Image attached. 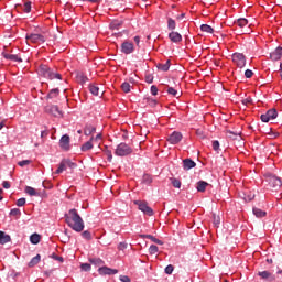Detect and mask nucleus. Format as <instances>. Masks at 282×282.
I'll return each mask as SVG.
<instances>
[{
	"label": "nucleus",
	"instance_id": "nucleus-1",
	"mask_svg": "<svg viewBox=\"0 0 282 282\" xmlns=\"http://www.w3.org/2000/svg\"><path fill=\"white\" fill-rule=\"evenodd\" d=\"M64 217L67 226H69L72 230H75V232H83V230H85V221L83 217H80V214H78V210L69 209Z\"/></svg>",
	"mask_w": 282,
	"mask_h": 282
},
{
	"label": "nucleus",
	"instance_id": "nucleus-30",
	"mask_svg": "<svg viewBox=\"0 0 282 282\" xmlns=\"http://www.w3.org/2000/svg\"><path fill=\"white\" fill-rule=\"evenodd\" d=\"M58 94H61V90H58V88H54L48 93L47 98L52 100L54 98H57Z\"/></svg>",
	"mask_w": 282,
	"mask_h": 282
},
{
	"label": "nucleus",
	"instance_id": "nucleus-57",
	"mask_svg": "<svg viewBox=\"0 0 282 282\" xmlns=\"http://www.w3.org/2000/svg\"><path fill=\"white\" fill-rule=\"evenodd\" d=\"M127 243L126 242H120L119 245H118V250H127Z\"/></svg>",
	"mask_w": 282,
	"mask_h": 282
},
{
	"label": "nucleus",
	"instance_id": "nucleus-37",
	"mask_svg": "<svg viewBox=\"0 0 282 282\" xmlns=\"http://www.w3.org/2000/svg\"><path fill=\"white\" fill-rule=\"evenodd\" d=\"M89 91L93 94V96H98V91H100V88L96 85H89Z\"/></svg>",
	"mask_w": 282,
	"mask_h": 282
},
{
	"label": "nucleus",
	"instance_id": "nucleus-26",
	"mask_svg": "<svg viewBox=\"0 0 282 282\" xmlns=\"http://www.w3.org/2000/svg\"><path fill=\"white\" fill-rule=\"evenodd\" d=\"M41 262V254H36L34 258L31 259L29 262V268H34V265H39Z\"/></svg>",
	"mask_w": 282,
	"mask_h": 282
},
{
	"label": "nucleus",
	"instance_id": "nucleus-56",
	"mask_svg": "<svg viewBox=\"0 0 282 282\" xmlns=\"http://www.w3.org/2000/svg\"><path fill=\"white\" fill-rule=\"evenodd\" d=\"M151 94L152 96H158V86L155 85L151 86Z\"/></svg>",
	"mask_w": 282,
	"mask_h": 282
},
{
	"label": "nucleus",
	"instance_id": "nucleus-38",
	"mask_svg": "<svg viewBox=\"0 0 282 282\" xmlns=\"http://www.w3.org/2000/svg\"><path fill=\"white\" fill-rule=\"evenodd\" d=\"M10 215H11V217H17V219H19V217H21V209L13 208V209H11Z\"/></svg>",
	"mask_w": 282,
	"mask_h": 282
},
{
	"label": "nucleus",
	"instance_id": "nucleus-64",
	"mask_svg": "<svg viewBox=\"0 0 282 282\" xmlns=\"http://www.w3.org/2000/svg\"><path fill=\"white\" fill-rule=\"evenodd\" d=\"M2 186L3 188H7V189L10 188V182L3 181Z\"/></svg>",
	"mask_w": 282,
	"mask_h": 282
},
{
	"label": "nucleus",
	"instance_id": "nucleus-3",
	"mask_svg": "<svg viewBox=\"0 0 282 282\" xmlns=\"http://www.w3.org/2000/svg\"><path fill=\"white\" fill-rule=\"evenodd\" d=\"M28 43H34L36 45H41V43H45V36L39 33H30L25 36Z\"/></svg>",
	"mask_w": 282,
	"mask_h": 282
},
{
	"label": "nucleus",
	"instance_id": "nucleus-7",
	"mask_svg": "<svg viewBox=\"0 0 282 282\" xmlns=\"http://www.w3.org/2000/svg\"><path fill=\"white\" fill-rule=\"evenodd\" d=\"M135 204L139 207V210H141V213L148 215V217H153V208L149 207V205L145 202L137 200Z\"/></svg>",
	"mask_w": 282,
	"mask_h": 282
},
{
	"label": "nucleus",
	"instance_id": "nucleus-41",
	"mask_svg": "<svg viewBox=\"0 0 282 282\" xmlns=\"http://www.w3.org/2000/svg\"><path fill=\"white\" fill-rule=\"evenodd\" d=\"M23 12H25L26 14L32 12V2L29 1L24 3Z\"/></svg>",
	"mask_w": 282,
	"mask_h": 282
},
{
	"label": "nucleus",
	"instance_id": "nucleus-48",
	"mask_svg": "<svg viewBox=\"0 0 282 282\" xmlns=\"http://www.w3.org/2000/svg\"><path fill=\"white\" fill-rule=\"evenodd\" d=\"M143 182L144 184H151V182H153V178L151 177V175L145 174L143 175Z\"/></svg>",
	"mask_w": 282,
	"mask_h": 282
},
{
	"label": "nucleus",
	"instance_id": "nucleus-45",
	"mask_svg": "<svg viewBox=\"0 0 282 282\" xmlns=\"http://www.w3.org/2000/svg\"><path fill=\"white\" fill-rule=\"evenodd\" d=\"M90 263H93L94 265H102V263H105L100 258H94L90 259Z\"/></svg>",
	"mask_w": 282,
	"mask_h": 282
},
{
	"label": "nucleus",
	"instance_id": "nucleus-58",
	"mask_svg": "<svg viewBox=\"0 0 282 282\" xmlns=\"http://www.w3.org/2000/svg\"><path fill=\"white\" fill-rule=\"evenodd\" d=\"M213 149L214 151H219V141H213Z\"/></svg>",
	"mask_w": 282,
	"mask_h": 282
},
{
	"label": "nucleus",
	"instance_id": "nucleus-6",
	"mask_svg": "<svg viewBox=\"0 0 282 282\" xmlns=\"http://www.w3.org/2000/svg\"><path fill=\"white\" fill-rule=\"evenodd\" d=\"M45 112L54 116V118H63V111L56 105L46 106Z\"/></svg>",
	"mask_w": 282,
	"mask_h": 282
},
{
	"label": "nucleus",
	"instance_id": "nucleus-55",
	"mask_svg": "<svg viewBox=\"0 0 282 282\" xmlns=\"http://www.w3.org/2000/svg\"><path fill=\"white\" fill-rule=\"evenodd\" d=\"M120 25V22L115 21L110 24L111 30H118V26Z\"/></svg>",
	"mask_w": 282,
	"mask_h": 282
},
{
	"label": "nucleus",
	"instance_id": "nucleus-36",
	"mask_svg": "<svg viewBox=\"0 0 282 282\" xmlns=\"http://www.w3.org/2000/svg\"><path fill=\"white\" fill-rule=\"evenodd\" d=\"M237 25H239V28H246V25H248V19L246 18H240L237 20Z\"/></svg>",
	"mask_w": 282,
	"mask_h": 282
},
{
	"label": "nucleus",
	"instance_id": "nucleus-29",
	"mask_svg": "<svg viewBox=\"0 0 282 282\" xmlns=\"http://www.w3.org/2000/svg\"><path fill=\"white\" fill-rule=\"evenodd\" d=\"M200 30H202V32H206V34H213V32H215L213 26H210L208 24H202Z\"/></svg>",
	"mask_w": 282,
	"mask_h": 282
},
{
	"label": "nucleus",
	"instance_id": "nucleus-44",
	"mask_svg": "<svg viewBox=\"0 0 282 282\" xmlns=\"http://www.w3.org/2000/svg\"><path fill=\"white\" fill-rule=\"evenodd\" d=\"M105 154L107 155L108 158V162H111V160H113V155L111 154V150H109L108 147L105 148L104 150Z\"/></svg>",
	"mask_w": 282,
	"mask_h": 282
},
{
	"label": "nucleus",
	"instance_id": "nucleus-4",
	"mask_svg": "<svg viewBox=\"0 0 282 282\" xmlns=\"http://www.w3.org/2000/svg\"><path fill=\"white\" fill-rule=\"evenodd\" d=\"M265 180L271 188H281L282 186V181L276 175L268 174Z\"/></svg>",
	"mask_w": 282,
	"mask_h": 282
},
{
	"label": "nucleus",
	"instance_id": "nucleus-5",
	"mask_svg": "<svg viewBox=\"0 0 282 282\" xmlns=\"http://www.w3.org/2000/svg\"><path fill=\"white\" fill-rule=\"evenodd\" d=\"M232 62L235 63V65H237V67L243 69V67H246V55L242 53H234Z\"/></svg>",
	"mask_w": 282,
	"mask_h": 282
},
{
	"label": "nucleus",
	"instance_id": "nucleus-16",
	"mask_svg": "<svg viewBox=\"0 0 282 282\" xmlns=\"http://www.w3.org/2000/svg\"><path fill=\"white\" fill-rule=\"evenodd\" d=\"M169 39L172 41V43H182V34H180L175 31H172L169 34Z\"/></svg>",
	"mask_w": 282,
	"mask_h": 282
},
{
	"label": "nucleus",
	"instance_id": "nucleus-13",
	"mask_svg": "<svg viewBox=\"0 0 282 282\" xmlns=\"http://www.w3.org/2000/svg\"><path fill=\"white\" fill-rule=\"evenodd\" d=\"M99 274L105 275H111V274H118V269H111L109 267H101L98 269Z\"/></svg>",
	"mask_w": 282,
	"mask_h": 282
},
{
	"label": "nucleus",
	"instance_id": "nucleus-27",
	"mask_svg": "<svg viewBox=\"0 0 282 282\" xmlns=\"http://www.w3.org/2000/svg\"><path fill=\"white\" fill-rule=\"evenodd\" d=\"M30 241H31V243H33L34 246H36L37 243L41 242V235H39V234H33V235H31Z\"/></svg>",
	"mask_w": 282,
	"mask_h": 282
},
{
	"label": "nucleus",
	"instance_id": "nucleus-18",
	"mask_svg": "<svg viewBox=\"0 0 282 282\" xmlns=\"http://www.w3.org/2000/svg\"><path fill=\"white\" fill-rule=\"evenodd\" d=\"M3 57L7 61H13L14 63H23V59H21V57H19L18 55H14V54L3 53Z\"/></svg>",
	"mask_w": 282,
	"mask_h": 282
},
{
	"label": "nucleus",
	"instance_id": "nucleus-59",
	"mask_svg": "<svg viewBox=\"0 0 282 282\" xmlns=\"http://www.w3.org/2000/svg\"><path fill=\"white\" fill-rule=\"evenodd\" d=\"M227 137L231 138L232 140H235L237 138V133L232 132V131H227Z\"/></svg>",
	"mask_w": 282,
	"mask_h": 282
},
{
	"label": "nucleus",
	"instance_id": "nucleus-22",
	"mask_svg": "<svg viewBox=\"0 0 282 282\" xmlns=\"http://www.w3.org/2000/svg\"><path fill=\"white\" fill-rule=\"evenodd\" d=\"M63 171H67V164L65 163V159H63L57 167V170L55 171V175H61V173H63Z\"/></svg>",
	"mask_w": 282,
	"mask_h": 282
},
{
	"label": "nucleus",
	"instance_id": "nucleus-24",
	"mask_svg": "<svg viewBox=\"0 0 282 282\" xmlns=\"http://www.w3.org/2000/svg\"><path fill=\"white\" fill-rule=\"evenodd\" d=\"M156 67L161 72H169V69L171 68V61L167 59L164 64H158Z\"/></svg>",
	"mask_w": 282,
	"mask_h": 282
},
{
	"label": "nucleus",
	"instance_id": "nucleus-39",
	"mask_svg": "<svg viewBox=\"0 0 282 282\" xmlns=\"http://www.w3.org/2000/svg\"><path fill=\"white\" fill-rule=\"evenodd\" d=\"M121 89H122V91H124V94H129V91H131V84L124 82V83L121 85Z\"/></svg>",
	"mask_w": 282,
	"mask_h": 282
},
{
	"label": "nucleus",
	"instance_id": "nucleus-40",
	"mask_svg": "<svg viewBox=\"0 0 282 282\" xmlns=\"http://www.w3.org/2000/svg\"><path fill=\"white\" fill-rule=\"evenodd\" d=\"M171 183L174 186V188H182V182L177 178H171Z\"/></svg>",
	"mask_w": 282,
	"mask_h": 282
},
{
	"label": "nucleus",
	"instance_id": "nucleus-19",
	"mask_svg": "<svg viewBox=\"0 0 282 282\" xmlns=\"http://www.w3.org/2000/svg\"><path fill=\"white\" fill-rule=\"evenodd\" d=\"M44 78H48L50 80H54V78H57L58 80H61L62 77H61V74L54 73L52 72V69L48 68Z\"/></svg>",
	"mask_w": 282,
	"mask_h": 282
},
{
	"label": "nucleus",
	"instance_id": "nucleus-11",
	"mask_svg": "<svg viewBox=\"0 0 282 282\" xmlns=\"http://www.w3.org/2000/svg\"><path fill=\"white\" fill-rule=\"evenodd\" d=\"M258 276L264 281H276V276H274L270 271H260L258 272Z\"/></svg>",
	"mask_w": 282,
	"mask_h": 282
},
{
	"label": "nucleus",
	"instance_id": "nucleus-23",
	"mask_svg": "<svg viewBox=\"0 0 282 282\" xmlns=\"http://www.w3.org/2000/svg\"><path fill=\"white\" fill-rule=\"evenodd\" d=\"M207 186H208V183L206 181H199L196 184V189L198 191V193H204Z\"/></svg>",
	"mask_w": 282,
	"mask_h": 282
},
{
	"label": "nucleus",
	"instance_id": "nucleus-61",
	"mask_svg": "<svg viewBox=\"0 0 282 282\" xmlns=\"http://www.w3.org/2000/svg\"><path fill=\"white\" fill-rule=\"evenodd\" d=\"M145 83H149V84H151V83H153V76L152 75H147L145 76Z\"/></svg>",
	"mask_w": 282,
	"mask_h": 282
},
{
	"label": "nucleus",
	"instance_id": "nucleus-31",
	"mask_svg": "<svg viewBox=\"0 0 282 282\" xmlns=\"http://www.w3.org/2000/svg\"><path fill=\"white\" fill-rule=\"evenodd\" d=\"M167 94L174 96V98H180V96H182V93L175 90L173 87H167Z\"/></svg>",
	"mask_w": 282,
	"mask_h": 282
},
{
	"label": "nucleus",
	"instance_id": "nucleus-43",
	"mask_svg": "<svg viewBox=\"0 0 282 282\" xmlns=\"http://www.w3.org/2000/svg\"><path fill=\"white\" fill-rule=\"evenodd\" d=\"M82 237L87 239V241H91V232L89 230H85L82 232Z\"/></svg>",
	"mask_w": 282,
	"mask_h": 282
},
{
	"label": "nucleus",
	"instance_id": "nucleus-15",
	"mask_svg": "<svg viewBox=\"0 0 282 282\" xmlns=\"http://www.w3.org/2000/svg\"><path fill=\"white\" fill-rule=\"evenodd\" d=\"M197 166V163L191 159L183 160V169L184 171H191V169H195Z\"/></svg>",
	"mask_w": 282,
	"mask_h": 282
},
{
	"label": "nucleus",
	"instance_id": "nucleus-8",
	"mask_svg": "<svg viewBox=\"0 0 282 282\" xmlns=\"http://www.w3.org/2000/svg\"><path fill=\"white\" fill-rule=\"evenodd\" d=\"M279 116V112H276V109H270L264 115H261L262 122H270V120H275V118Z\"/></svg>",
	"mask_w": 282,
	"mask_h": 282
},
{
	"label": "nucleus",
	"instance_id": "nucleus-2",
	"mask_svg": "<svg viewBox=\"0 0 282 282\" xmlns=\"http://www.w3.org/2000/svg\"><path fill=\"white\" fill-rule=\"evenodd\" d=\"M131 153H133V148L124 142L119 143L115 150V155L119 158H126L127 155H131Z\"/></svg>",
	"mask_w": 282,
	"mask_h": 282
},
{
	"label": "nucleus",
	"instance_id": "nucleus-34",
	"mask_svg": "<svg viewBox=\"0 0 282 282\" xmlns=\"http://www.w3.org/2000/svg\"><path fill=\"white\" fill-rule=\"evenodd\" d=\"M253 215H256V217H265L267 213L261 210L260 208L254 207Z\"/></svg>",
	"mask_w": 282,
	"mask_h": 282
},
{
	"label": "nucleus",
	"instance_id": "nucleus-54",
	"mask_svg": "<svg viewBox=\"0 0 282 282\" xmlns=\"http://www.w3.org/2000/svg\"><path fill=\"white\" fill-rule=\"evenodd\" d=\"M17 206L21 207V206H25V198H20L17 200Z\"/></svg>",
	"mask_w": 282,
	"mask_h": 282
},
{
	"label": "nucleus",
	"instance_id": "nucleus-53",
	"mask_svg": "<svg viewBox=\"0 0 282 282\" xmlns=\"http://www.w3.org/2000/svg\"><path fill=\"white\" fill-rule=\"evenodd\" d=\"M119 280H120L121 282H131V279H130L128 275H120V276H119Z\"/></svg>",
	"mask_w": 282,
	"mask_h": 282
},
{
	"label": "nucleus",
	"instance_id": "nucleus-60",
	"mask_svg": "<svg viewBox=\"0 0 282 282\" xmlns=\"http://www.w3.org/2000/svg\"><path fill=\"white\" fill-rule=\"evenodd\" d=\"M253 74H254V73H252L251 69H247V70L245 72L246 78H250L251 76H253Z\"/></svg>",
	"mask_w": 282,
	"mask_h": 282
},
{
	"label": "nucleus",
	"instance_id": "nucleus-52",
	"mask_svg": "<svg viewBox=\"0 0 282 282\" xmlns=\"http://www.w3.org/2000/svg\"><path fill=\"white\" fill-rule=\"evenodd\" d=\"M51 258L54 259L55 261H59V263H63L64 261L63 257H59L56 253H52Z\"/></svg>",
	"mask_w": 282,
	"mask_h": 282
},
{
	"label": "nucleus",
	"instance_id": "nucleus-33",
	"mask_svg": "<svg viewBox=\"0 0 282 282\" xmlns=\"http://www.w3.org/2000/svg\"><path fill=\"white\" fill-rule=\"evenodd\" d=\"M213 224L215 228H219V224H221V218L216 214H213Z\"/></svg>",
	"mask_w": 282,
	"mask_h": 282
},
{
	"label": "nucleus",
	"instance_id": "nucleus-14",
	"mask_svg": "<svg viewBox=\"0 0 282 282\" xmlns=\"http://www.w3.org/2000/svg\"><path fill=\"white\" fill-rule=\"evenodd\" d=\"M282 47L278 46L273 52L270 53L271 61H281Z\"/></svg>",
	"mask_w": 282,
	"mask_h": 282
},
{
	"label": "nucleus",
	"instance_id": "nucleus-46",
	"mask_svg": "<svg viewBox=\"0 0 282 282\" xmlns=\"http://www.w3.org/2000/svg\"><path fill=\"white\" fill-rule=\"evenodd\" d=\"M159 248L155 245H151L149 248L150 254H158Z\"/></svg>",
	"mask_w": 282,
	"mask_h": 282
},
{
	"label": "nucleus",
	"instance_id": "nucleus-9",
	"mask_svg": "<svg viewBox=\"0 0 282 282\" xmlns=\"http://www.w3.org/2000/svg\"><path fill=\"white\" fill-rule=\"evenodd\" d=\"M135 51V46L133 45V42H130V41H124L122 44H121V52L122 54H133V52Z\"/></svg>",
	"mask_w": 282,
	"mask_h": 282
},
{
	"label": "nucleus",
	"instance_id": "nucleus-51",
	"mask_svg": "<svg viewBox=\"0 0 282 282\" xmlns=\"http://www.w3.org/2000/svg\"><path fill=\"white\" fill-rule=\"evenodd\" d=\"M173 270H175V268L173 267V264H169L165 268V274H173Z\"/></svg>",
	"mask_w": 282,
	"mask_h": 282
},
{
	"label": "nucleus",
	"instance_id": "nucleus-25",
	"mask_svg": "<svg viewBox=\"0 0 282 282\" xmlns=\"http://www.w3.org/2000/svg\"><path fill=\"white\" fill-rule=\"evenodd\" d=\"M24 192L26 193V195H30L31 197H37L39 193L36 192V189L34 187L31 186H26Z\"/></svg>",
	"mask_w": 282,
	"mask_h": 282
},
{
	"label": "nucleus",
	"instance_id": "nucleus-50",
	"mask_svg": "<svg viewBox=\"0 0 282 282\" xmlns=\"http://www.w3.org/2000/svg\"><path fill=\"white\" fill-rule=\"evenodd\" d=\"M80 268H82V270H83L84 272H89V270H91V264H89V263H83V264L80 265Z\"/></svg>",
	"mask_w": 282,
	"mask_h": 282
},
{
	"label": "nucleus",
	"instance_id": "nucleus-35",
	"mask_svg": "<svg viewBox=\"0 0 282 282\" xmlns=\"http://www.w3.org/2000/svg\"><path fill=\"white\" fill-rule=\"evenodd\" d=\"M175 28H176L175 20H173L172 18H169L167 19V29L173 32V30H175Z\"/></svg>",
	"mask_w": 282,
	"mask_h": 282
},
{
	"label": "nucleus",
	"instance_id": "nucleus-20",
	"mask_svg": "<svg viewBox=\"0 0 282 282\" xmlns=\"http://www.w3.org/2000/svg\"><path fill=\"white\" fill-rule=\"evenodd\" d=\"M141 239H151L153 243H158V246H162L164 242H162V240L155 238V236H151V235H141L140 236Z\"/></svg>",
	"mask_w": 282,
	"mask_h": 282
},
{
	"label": "nucleus",
	"instance_id": "nucleus-12",
	"mask_svg": "<svg viewBox=\"0 0 282 282\" xmlns=\"http://www.w3.org/2000/svg\"><path fill=\"white\" fill-rule=\"evenodd\" d=\"M59 147L63 151H69V135L64 134L59 140Z\"/></svg>",
	"mask_w": 282,
	"mask_h": 282
},
{
	"label": "nucleus",
	"instance_id": "nucleus-17",
	"mask_svg": "<svg viewBox=\"0 0 282 282\" xmlns=\"http://www.w3.org/2000/svg\"><path fill=\"white\" fill-rule=\"evenodd\" d=\"M12 238L10 235L6 234L4 231H0V243L1 246H6V243H10Z\"/></svg>",
	"mask_w": 282,
	"mask_h": 282
},
{
	"label": "nucleus",
	"instance_id": "nucleus-21",
	"mask_svg": "<svg viewBox=\"0 0 282 282\" xmlns=\"http://www.w3.org/2000/svg\"><path fill=\"white\" fill-rule=\"evenodd\" d=\"M91 142H94V137L90 138V140L87 141L86 143H84V144L82 145L80 150H82L83 152H85V151H90V149H94V143H91Z\"/></svg>",
	"mask_w": 282,
	"mask_h": 282
},
{
	"label": "nucleus",
	"instance_id": "nucleus-32",
	"mask_svg": "<svg viewBox=\"0 0 282 282\" xmlns=\"http://www.w3.org/2000/svg\"><path fill=\"white\" fill-rule=\"evenodd\" d=\"M48 70H50V67L47 65H40L39 67V74L41 76H45Z\"/></svg>",
	"mask_w": 282,
	"mask_h": 282
},
{
	"label": "nucleus",
	"instance_id": "nucleus-47",
	"mask_svg": "<svg viewBox=\"0 0 282 282\" xmlns=\"http://www.w3.org/2000/svg\"><path fill=\"white\" fill-rule=\"evenodd\" d=\"M252 199H254V193L245 194V202H252Z\"/></svg>",
	"mask_w": 282,
	"mask_h": 282
},
{
	"label": "nucleus",
	"instance_id": "nucleus-62",
	"mask_svg": "<svg viewBox=\"0 0 282 282\" xmlns=\"http://www.w3.org/2000/svg\"><path fill=\"white\" fill-rule=\"evenodd\" d=\"M252 102V98H246L242 100V105H250Z\"/></svg>",
	"mask_w": 282,
	"mask_h": 282
},
{
	"label": "nucleus",
	"instance_id": "nucleus-10",
	"mask_svg": "<svg viewBox=\"0 0 282 282\" xmlns=\"http://www.w3.org/2000/svg\"><path fill=\"white\" fill-rule=\"evenodd\" d=\"M167 142H170V144H180V142H182V134L177 131H174L169 138H167Z\"/></svg>",
	"mask_w": 282,
	"mask_h": 282
},
{
	"label": "nucleus",
	"instance_id": "nucleus-42",
	"mask_svg": "<svg viewBox=\"0 0 282 282\" xmlns=\"http://www.w3.org/2000/svg\"><path fill=\"white\" fill-rule=\"evenodd\" d=\"M65 163H66V169H76V163L72 162V160L68 159H64Z\"/></svg>",
	"mask_w": 282,
	"mask_h": 282
},
{
	"label": "nucleus",
	"instance_id": "nucleus-49",
	"mask_svg": "<svg viewBox=\"0 0 282 282\" xmlns=\"http://www.w3.org/2000/svg\"><path fill=\"white\" fill-rule=\"evenodd\" d=\"M30 164H32V161H30V160H23V161L18 162V166H22V167L28 166Z\"/></svg>",
	"mask_w": 282,
	"mask_h": 282
},
{
	"label": "nucleus",
	"instance_id": "nucleus-63",
	"mask_svg": "<svg viewBox=\"0 0 282 282\" xmlns=\"http://www.w3.org/2000/svg\"><path fill=\"white\" fill-rule=\"evenodd\" d=\"M79 80H80V83H87V80H89V79L87 78V76L80 75Z\"/></svg>",
	"mask_w": 282,
	"mask_h": 282
},
{
	"label": "nucleus",
	"instance_id": "nucleus-28",
	"mask_svg": "<svg viewBox=\"0 0 282 282\" xmlns=\"http://www.w3.org/2000/svg\"><path fill=\"white\" fill-rule=\"evenodd\" d=\"M91 133H96V127L86 126L84 129V135H91Z\"/></svg>",
	"mask_w": 282,
	"mask_h": 282
}]
</instances>
